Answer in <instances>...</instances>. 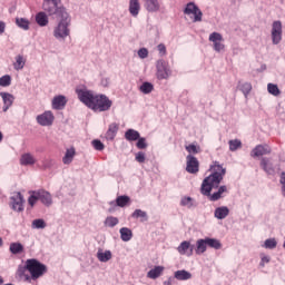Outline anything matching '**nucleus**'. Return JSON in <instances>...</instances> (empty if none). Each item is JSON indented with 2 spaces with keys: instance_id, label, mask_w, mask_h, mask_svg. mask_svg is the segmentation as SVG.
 I'll list each match as a JSON object with an SVG mask.
<instances>
[{
  "instance_id": "7",
  "label": "nucleus",
  "mask_w": 285,
  "mask_h": 285,
  "mask_svg": "<svg viewBox=\"0 0 285 285\" xmlns=\"http://www.w3.org/2000/svg\"><path fill=\"white\" fill-rule=\"evenodd\" d=\"M63 8V4L61 3V0H45L42 4V9L49 17H52L57 10H60Z\"/></svg>"
},
{
  "instance_id": "42",
  "label": "nucleus",
  "mask_w": 285,
  "mask_h": 285,
  "mask_svg": "<svg viewBox=\"0 0 285 285\" xmlns=\"http://www.w3.org/2000/svg\"><path fill=\"white\" fill-rule=\"evenodd\" d=\"M117 224H119V218L114 217V216H109L105 220V226H108L109 228H115V226H117Z\"/></svg>"
},
{
  "instance_id": "23",
  "label": "nucleus",
  "mask_w": 285,
  "mask_h": 285,
  "mask_svg": "<svg viewBox=\"0 0 285 285\" xmlns=\"http://www.w3.org/2000/svg\"><path fill=\"white\" fill-rule=\"evenodd\" d=\"M35 156L32 154H23L20 158L21 166H33L36 164Z\"/></svg>"
},
{
  "instance_id": "49",
  "label": "nucleus",
  "mask_w": 285,
  "mask_h": 285,
  "mask_svg": "<svg viewBox=\"0 0 285 285\" xmlns=\"http://www.w3.org/2000/svg\"><path fill=\"white\" fill-rule=\"evenodd\" d=\"M91 145L94 146L95 150H104V148H106V146L104 145V142H101V140L99 139H95L91 141Z\"/></svg>"
},
{
  "instance_id": "51",
  "label": "nucleus",
  "mask_w": 285,
  "mask_h": 285,
  "mask_svg": "<svg viewBox=\"0 0 285 285\" xmlns=\"http://www.w3.org/2000/svg\"><path fill=\"white\" fill-rule=\"evenodd\" d=\"M138 57L140 59H146L148 57V49L141 48L138 50Z\"/></svg>"
},
{
  "instance_id": "2",
  "label": "nucleus",
  "mask_w": 285,
  "mask_h": 285,
  "mask_svg": "<svg viewBox=\"0 0 285 285\" xmlns=\"http://www.w3.org/2000/svg\"><path fill=\"white\" fill-rule=\"evenodd\" d=\"M78 99L94 110V112H107L112 108V100L106 95H94L92 91L87 89H76Z\"/></svg>"
},
{
  "instance_id": "50",
  "label": "nucleus",
  "mask_w": 285,
  "mask_h": 285,
  "mask_svg": "<svg viewBox=\"0 0 285 285\" xmlns=\"http://www.w3.org/2000/svg\"><path fill=\"white\" fill-rule=\"evenodd\" d=\"M136 161H138V164H144L146 161V154L144 151H138L136 154Z\"/></svg>"
},
{
  "instance_id": "41",
  "label": "nucleus",
  "mask_w": 285,
  "mask_h": 285,
  "mask_svg": "<svg viewBox=\"0 0 285 285\" xmlns=\"http://www.w3.org/2000/svg\"><path fill=\"white\" fill-rule=\"evenodd\" d=\"M228 145H229V150L232 153H235V150H239V148H242V140L239 139L229 140Z\"/></svg>"
},
{
  "instance_id": "63",
  "label": "nucleus",
  "mask_w": 285,
  "mask_h": 285,
  "mask_svg": "<svg viewBox=\"0 0 285 285\" xmlns=\"http://www.w3.org/2000/svg\"><path fill=\"white\" fill-rule=\"evenodd\" d=\"M3 284V277L0 276V285Z\"/></svg>"
},
{
  "instance_id": "28",
  "label": "nucleus",
  "mask_w": 285,
  "mask_h": 285,
  "mask_svg": "<svg viewBox=\"0 0 285 285\" xmlns=\"http://www.w3.org/2000/svg\"><path fill=\"white\" fill-rule=\"evenodd\" d=\"M75 155H76V151H75L73 147L67 149L66 154L62 158V163L66 164V165L72 164V159H75Z\"/></svg>"
},
{
  "instance_id": "5",
  "label": "nucleus",
  "mask_w": 285,
  "mask_h": 285,
  "mask_svg": "<svg viewBox=\"0 0 285 285\" xmlns=\"http://www.w3.org/2000/svg\"><path fill=\"white\" fill-rule=\"evenodd\" d=\"M28 203L31 207L35 206L38 202H41L43 206L50 207L52 204V195L46 189H38L29 191Z\"/></svg>"
},
{
  "instance_id": "44",
  "label": "nucleus",
  "mask_w": 285,
  "mask_h": 285,
  "mask_svg": "<svg viewBox=\"0 0 285 285\" xmlns=\"http://www.w3.org/2000/svg\"><path fill=\"white\" fill-rule=\"evenodd\" d=\"M46 226H47L46 220H43L42 218L35 219L32 220V224H31V227L37 228L38 230L46 228Z\"/></svg>"
},
{
  "instance_id": "25",
  "label": "nucleus",
  "mask_w": 285,
  "mask_h": 285,
  "mask_svg": "<svg viewBox=\"0 0 285 285\" xmlns=\"http://www.w3.org/2000/svg\"><path fill=\"white\" fill-rule=\"evenodd\" d=\"M161 273H164V266H155V268L147 273V277L149 279H157V277H161Z\"/></svg>"
},
{
  "instance_id": "22",
  "label": "nucleus",
  "mask_w": 285,
  "mask_h": 285,
  "mask_svg": "<svg viewBox=\"0 0 285 285\" xmlns=\"http://www.w3.org/2000/svg\"><path fill=\"white\" fill-rule=\"evenodd\" d=\"M139 10H141V6L139 4V0H129V12L132 17H137L139 14Z\"/></svg>"
},
{
  "instance_id": "31",
  "label": "nucleus",
  "mask_w": 285,
  "mask_h": 285,
  "mask_svg": "<svg viewBox=\"0 0 285 285\" xmlns=\"http://www.w3.org/2000/svg\"><path fill=\"white\" fill-rule=\"evenodd\" d=\"M9 250L12 255H21L23 253V245L21 243H11Z\"/></svg>"
},
{
  "instance_id": "15",
  "label": "nucleus",
  "mask_w": 285,
  "mask_h": 285,
  "mask_svg": "<svg viewBox=\"0 0 285 285\" xmlns=\"http://www.w3.org/2000/svg\"><path fill=\"white\" fill-rule=\"evenodd\" d=\"M66 104H68V100L66 99V96H56L52 99V109L53 110H63L66 108Z\"/></svg>"
},
{
  "instance_id": "17",
  "label": "nucleus",
  "mask_w": 285,
  "mask_h": 285,
  "mask_svg": "<svg viewBox=\"0 0 285 285\" xmlns=\"http://www.w3.org/2000/svg\"><path fill=\"white\" fill-rule=\"evenodd\" d=\"M174 277L178 279V282H186L193 278V274L186 269H180L175 272Z\"/></svg>"
},
{
  "instance_id": "58",
  "label": "nucleus",
  "mask_w": 285,
  "mask_h": 285,
  "mask_svg": "<svg viewBox=\"0 0 285 285\" xmlns=\"http://www.w3.org/2000/svg\"><path fill=\"white\" fill-rule=\"evenodd\" d=\"M164 285H173V278H168L164 282Z\"/></svg>"
},
{
  "instance_id": "16",
  "label": "nucleus",
  "mask_w": 285,
  "mask_h": 285,
  "mask_svg": "<svg viewBox=\"0 0 285 285\" xmlns=\"http://www.w3.org/2000/svg\"><path fill=\"white\" fill-rule=\"evenodd\" d=\"M117 132H119V125L116 122L110 124L106 132V139H108V141H112V139L117 137Z\"/></svg>"
},
{
  "instance_id": "11",
  "label": "nucleus",
  "mask_w": 285,
  "mask_h": 285,
  "mask_svg": "<svg viewBox=\"0 0 285 285\" xmlns=\"http://www.w3.org/2000/svg\"><path fill=\"white\" fill-rule=\"evenodd\" d=\"M272 41L277 46L282 41V21H274L272 26Z\"/></svg>"
},
{
  "instance_id": "24",
  "label": "nucleus",
  "mask_w": 285,
  "mask_h": 285,
  "mask_svg": "<svg viewBox=\"0 0 285 285\" xmlns=\"http://www.w3.org/2000/svg\"><path fill=\"white\" fill-rule=\"evenodd\" d=\"M97 257L99 262H102V263L110 262V259H112V252L110 250L104 252V249H98Z\"/></svg>"
},
{
  "instance_id": "26",
  "label": "nucleus",
  "mask_w": 285,
  "mask_h": 285,
  "mask_svg": "<svg viewBox=\"0 0 285 285\" xmlns=\"http://www.w3.org/2000/svg\"><path fill=\"white\" fill-rule=\"evenodd\" d=\"M140 137L141 135L139 134V131L135 129H128L125 132V139H127V141H137Z\"/></svg>"
},
{
  "instance_id": "45",
  "label": "nucleus",
  "mask_w": 285,
  "mask_h": 285,
  "mask_svg": "<svg viewBox=\"0 0 285 285\" xmlns=\"http://www.w3.org/2000/svg\"><path fill=\"white\" fill-rule=\"evenodd\" d=\"M12 83V77L10 75H4L0 78V86L2 88H8Z\"/></svg>"
},
{
  "instance_id": "39",
  "label": "nucleus",
  "mask_w": 285,
  "mask_h": 285,
  "mask_svg": "<svg viewBox=\"0 0 285 285\" xmlns=\"http://www.w3.org/2000/svg\"><path fill=\"white\" fill-rule=\"evenodd\" d=\"M267 90L269 95H273L274 97H279V95H282V91H279V87H277V85L274 83H268Z\"/></svg>"
},
{
  "instance_id": "1",
  "label": "nucleus",
  "mask_w": 285,
  "mask_h": 285,
  "mask_svg": "<svg viewBox=\"0 0 285 285\" xmlns=\"http://www.w3.org/2000/svg\"><path fill=\"white\" fill-rule=\"evenodd\" d=\"M213 173L203 180L200 193L205 195V197H209L210 202H219L222 199V195L224 193H228V187L223 185L219 187V184L224 180V175H226V168L222 167L219 163H215L212 166ZM213 188H218V190L210 195Z\"/></svg>"
},
{
  "instance_id": "34",
  "label": "nucleus",
  "mask_w": 285,
  "mask_h": 285,
  "mask_svg": "<svg viewBox=\"0 0 285 285\" xmlns=\"http://www.w3.org/2000/svg\"><path fill=\"white\" fill-rule=\"evenodd\" d=\"M16 24L22 30H30V21L26 18H16Z\"/></svg>"
},
{
  "instance_id": "35",
  "label": "nucleus",
  "mask_w": 285,
  "mask_h": 285,
  "mask_svg": "<svg viewBox=\"0 0 285 285\" xmlns=\"http://www.w3.org/2000/svg\"><path fill=\"white\" fill-rule=\"evenodd\" d=\"M130 204V197L128 196H118L116 198V206H119L120 208H124Z\"/></svg>"
},
{
  "instance_id": "3",
  "label": "nucleus",
  "mask_w": 285,
  "mask_h": 285,
  "mask_svg": "<svg viewBox=\"0 0 285 285\" xmlns=\"http://www.w3.org/2000/svg\"><path fill=\"white\" fill-rule=\"evenodd\" d=\"M26 271L30 273L32 279H39V277L48 273V267L37 258H29L26 261V265L20 266L17 272L19 277H26L28 281L30 276L26 275Z\"/></svg>"
},
{
  "instance_id": "53",
  "label": "nucleus",
  "mask_w": 285,
  "mask_h": 285,
  "mask_svg": "<svg viewBox=\"0 0 285 285\" xmlns=\"http://www.w3.org/2000/svg\"><path fill=\"white\" fill-rule=\"evenodd\" d=\"M157 49H158L159 53L161 55V57H164V55H166V45L160 43L157 46Z\"/></svg>"
},
{
  "instance_id": "9",
  "label": "nucleus",
  "mask_w": 285,
  "mask_h": 285,
  "mask_svg": "<svg viewBox=\"0 0 285 285\" xmlns=\"http://www.w3.org/2000/svg\"><path fill=\"white\" fill-rule=\"evenodd\" d=\"M157 68V79H168L170 77V69L168 68V62L165 60L160 59L156 63Z\"/></svg>"
},
{
  "instance_id": "10",
  "label": "nucleus",
  "mask_w": 285,
  "mask_h": 285,
  "mask_svg": "<svg viewBox=\"0 0 285 285\" xmlns=\"http://www.w3.org/2000/svg\"><path fill=\"white\" fill-rule=\"evenodd\" d=\"M186 170L187 173H189L190 175H197V173H199V160H197V158L193 155H188L186 157Z\"/></svg>"
},
{
  "instance_id": "52",
  "label": "nucleus",
  "mask_w": 285,
  "mask_h": 285,
  "mask_svg": "<svg viewBox=\"0 0 285 285\" xmlns=\"http://www.w3.org/2000/svg\"><path fill=\"white\" fill-rule=\"evenodd\" d=\"M214 50H216V52H222V50H224V43H222V41L214 42Z\"/></svg>"
},
{
  "instance_id": "8",
  "label": "nucleus",
  "mask_w": 285,
  "mask_h": 285,
  "mask_svg": "<svg viewBox=\"0 0 285 285\" xmlns=\"http://www.w3.org/2000/svg\"><path fill=\"white\" fill-rule=\"evenodd\" d=\"M11 200V208L12 210H16L17 213L23 212V195L20 191L13 193V195L10 197Z\"/></svg>"
},
{
  "instance_id": "12",
  "label": "nucleus",
  "mask_w": 285,
  "mask_h": 285,
  "mask_svg": "<svg viewBox=\"0 0 285 285\" xmlns=\"http://www.w3.org/2000/svg\"><path fill=\"white\" fill-rule=\"evenodd\" d=\"M37 121L40 126H52L55 115H52V111H46L42 115L37 116Z\"/></svg>"
},
{
  "instance_id": "29",
  "label": "nucleus",
  "mask_w": 285,
  "mask_h": 285,
  "mask_svg": "<svg viewBox=\"0 0 285 285\" xmlns=\"http://www.w3.org/2000/svg\"><path fill=\"white\" fill-rule=\"evenodd\" d=\"M120 239L122 242H130L132 239V230L128 227L120 228Z\"/></svg>"
},
{
  "instance_id": "38",
  "label": "nucleus",
  "mask_w": 285,
  "mask_h": 285,
  "mask_svg": "<svg viewBox=\"0 0 285 285\" xmlns=\"http://www.w3.org/2000/svg\"><path fill=\"white\" fill-rule=\"evenodd\" d=\"M189 248H190V242L185 240L180 243V245L177 247V250L180 255H188Z\"/></svg>"
},
{
  "instance_id": "6",
  "label": "nucleus",
  "mask_w": 285,
  "mask_h": 285,
  "mask_svg": "<svg viewBox=\"0 0 285 285\" xmlns=\"http://www.w3.org/2000/svg\"><path fill=\"white\" fill-rule=\"evenodd\" d=\"M184 14H187L190 17V14L194 16V23H197L202 21V17H204V13L199 10V7L195 4V2H189L186 4L184 9Z\"/></svg>"
},
{
  "instance_id": "48",
  "label": "nucleus",
  "mask_w": 285,
  "mask_h": 285,
  "mask_svg": "<svg viewBox=\"0 0 285 285\" xmlns=\"http://www.w3.org/2000/svg\"><path fill=\"white\" fill-rule=\"evenodd\" d=\"M264 246L269 249L277 248V240L275 238H268L265 240Z\"/></svg>"
},
{
  "instance_id": "57",
  "label": "nucleus",
  "mask_w": 285,
  "mask_h": 285,
  "mask_svg": "<svg viewBox=\"0 0 285 285\" xmlns=\"http://www.w3.org/2000/svg\"><path fill=\"white\" fill-rule=\"evenodd\" d=\"M262 262L265 263V264H268L271 262V257L268 256H263L262 257Z\"/></svg>"
},
{
  "instance_id": "40",
  "label": "nucleus",
  "mask_w": 285,
  "mask_h": 285,
  "mask_svg": "<svg viewBox=\"0 0 285 285\" xmlns=\"http://www.w3.org/2000/svg\"><path fill=\"white\" fill-rule=\"evenodd\" d=\"M187 153H189V155H199V153H202V147L195 145V144H190L188 146L185 147Z\"/></svg>"
},
{
  "instance_id": "60",
  "label": "nucleus",
  "mask_w": 285,
  "mask_h": 285,
  "mask_svg": "<svg viewBox=\"0 0 285 285\" xmlns=\"http://www.w3.org/2000/svg\"><path fill=\"white\" fill-rule=\"evenodd\" d=\"M3 141V134L0 131V142Z\"/></svg>"
},
{
  "instance_id": "30",
  "label": "nucleus",
  "mask_w": 285,
  "mask_h": 285,
  "mask_svg": "<svg viewBox=\"0 0 285 285\" xmlns=\"http://www.w3.org/2000/svg\"><path fill=\"white\" fill-rule=\"evenodd\" d=\"M26 67V58L22 55H18L16 57V61L13 62L14 70H23Z\"/></svg>"
},
{
  "instance_id": "4",
  "label": "nucleus",
  "mask_w": 285,
  "mask_h": 285,
  "mask_svg": "<svg viewBox=\"0 0 285 285\" xmlns=\"http://www.w3.org/2000/svg\"><path fill=\"white\" fill-rule=\"evenodd\" d=\"M51 17L58 19V26L53 30V37L56 39H66L70 37V14L66 10V7L58 9Z\"/></svg>"
},
{
  "instance_id": "55",
  "label": "nucleus",
  "mask_w": 285,
  "mask_h": 285,
  "mask_svg": "<svg viewBox=\"0 0 285 285\" xmlns=\"http://www.w3.org/2000/svg\"><path fill=\"white\" fill-rule=\"evenodd\" d=\"M6 32V22L0 21V35H3Z\"/></svg>"
},
{
  "instance_id": "14",
  "label": "nucleus",
  "mask_w": 285,
  "mask_h": 285,
  "mask_svg": "<svg viewBox=\"0 0 285 285\" xmlns=\"http://www.w3.org/2000/svg\"><path fill=\"white\" fill-rule=\"evenodd\" d=\"M0 97H2V101L4 104L2 110L3 112H8L11 106L14 104V96L8 92H0Z\"/></svg>"
},
{
  "instance_id": "19",
  "label": "nucleus",
  "mask_w": 285,
  "mask_h": 285,
  "mask_svg": "<svg viewBox=\"0 0 285 285\" xmlns=\"http://www.w3.org/2000/svg\"><path fill=\"white\" fill-rule=\"evenodd\" d=\"M36 23H38L40 28H46V26L49 23L48 14H46L43 11L38 12L36 14Z\"/></svg>"
},
{
  "instance_id": "32",
  "label": "nucleus",
  "mask_w": 285,
  "mask_h": 285,
  "mask_svg": "<svg viewBox=\"0 0 285 285\" xmlns=\"http://www.w3.org/2000/svg\"><path fill=\"white\" fill-rule=\"evenodd\" d=\"M131 217L134 219H139L140 222H148V214L141 209H136L132 214Z\"/></svg>"
},
{
  "instance_id": "64",
  "label": "nucleus",
  "mask_w": 285,
  "mask_h": 285,
  "mask_svg": "<svg viewBox=\"0 0 285 285\" xmlns=\"http://www.w3.org/2000/svg\"><path fill=\"white\" fill-rule=\"evenodd\" d=\"M263 70H266V65L263 66Z\"/></svg>"
},
{
  "instance_id": "62",
  "label": "nucleus",
  "mask_w": 285,
  "mask_h": 285,
  "mask_svg": "<svg viewBox=\"0 0 285 285\" xmlns=\"http://www.w3.org/2000/svg\"><path fill=\"white\" fill-rule=\"evenodd\" d=\"M259 266H262L264 268L265 263H263V261L259 263Z\"/></svg>"
},
{
  "instance_id": "54",
  "label": "nucleus",
  "mask_w": 285,
  "mask_h": 285,
  "mask_svg": "<svg viewBox=\"0 0 285 285\" xmlns=\"http://www.w3.org/2000/svg\"><path fill=\"white\" fill-rule=\"evenodd\" d=\"M281 184H282V190H283V196L285 197V173H282L281 175Z\"/></svg>"
},
{
  "instance_id": "37",
  "label": "nucleus",
  "mask_w": 285,
  "mask_h": 285,
  "mask_svg": "<svg viewBox=\"0 0 285 285\" xmlns=\"http://www.w3.org/2000/svg\"><path fill=\"white\" fill-rule=\"evenodd\" d=\"M140 92L144 95H150L153 90H155V87L150 82H142V85L139 87Z\"/></svg>"
},
{
  "instance_id": "56",
  "label": "nucleus",
  "mask_w": 285,
  "mask_h": 285,
  "mask_svg": "<svg viewBox=\"0 0 285 285\" xmlns=\"http://www.w3.org/2000/svg\"><path fill=\"white\" fill-rule=\"evenodd\" d=\"M194 250H195V245H190V247L187 250V255L190 257V255H193Z\"/></svg>"
},
{
  "instance_id": "21",
  "label": "nucleus",
  "mask_w": 285,
  "mask_h": 285,
  "mask_svg": "<svg viewBox=\"0 0 285 285\" xmlns=\"http://www.w3.org/2000/svg\"><path fill=\"white\" fill-rule=\"evenodd\" d=\"M145 8L148 12H158L160 8L159 0H145Z\"/></svg>"
},
{
  "instance_id": "33",
  "label": "nucleus",
  "mask_w": 285,
  "mask_h": 285,
  "mask_svg": "<svg viewBox=\"0 0 285 285\" xmlns=\"http://www.w3.org/2000/svg\"><path fill=\"white\" fill-rule=\"evenodd\" d=\"M238 88L245 97H248L250 90H253V85L250 82H239Z\"/></svg>"
},
{
  "instance_id": "47",
  "label": "nucleus",
  "mask_w": 285,
  "mask_h": 285,
  "mask_svg": "<svg viewBox=\"0 0 285 285\" xmlns=\"http://www.w3.org/2000/svg\"><path fill=\"white\" fill-rule=\"evenodd\" d=\"M136 147L138 148V150H146V148H148V142H146V138H141L140 136L137 140Z\"/></svg>"
},
{
  "instance_id": "43",
  "label": "nucleus",
  "mask_w": 285,
  "mask_h": 285,
  "mask_svg": "<svg viewBox=\"0 0 285 285\" xmlns=\"http://www.w3.org/2000/svg\"><path fill=\"white\" fill-rule=\"evenodd\" d=\"M180 205L186 206V207H188V208H195V206H197V204H195V202L193 200V198L189 197V196L181 198Z\"/></svg>"
},
{
  "instance_id": "59",
  "label": "nucleus",
  "mask_w": 285,
  "mask_h": 285,
  "mask_svg": "<svg viewBox=\"0 0 285 285\" xmlns=\"http://www.w3.org/2000/svg\"><path fill=\"white\" fill-rule=\"evenodd\" d=\"M101 85H102L105 88L108 87V79L102 80V81H101Z\"/></svg>"
},
{
  "instance_id": "18",
  "label": "nucleus",
  "mask_w": 285,
  "mask_h": 285,
  "mask_svg": "<svg viewBox=\"0 0 285 285\" xmlns=\"http://www.w3.org/2000/svg\"><path fill=\"white\" fill-rule=\"evenodd\" d=\"M228 215H230V209L226 206L217 207L214 212L216 219H226Z\"/></svg>"
},
{
  "instance_id": "20",
  "label": "nucleus",
  "mask_w": 285,
  "mask_h": 285,
  "mask_svg": "<svg viewBox=\"0 0 285 285\" xmlns=\"http://www.w3.org/2000/svg\"><path fill=\"white\" fill-rule=\"evenodd\" d=\"M261 166L267 175H275V168H273V163H271V159L263 158L261 161Z\"/></svg>"
},
{
  "instance_id": "13",
  "label": "nucleus",
  "mask_w": 285,
  "mask_h": 285,
  "mask_svg": "<svg viewBox=\"0 0 285 285\" xmlns=\"http://www.w3.org/2000/svg\"><path fill=\"white\" fill-rule=\"evenodd\" d=\"M263 155H271L268 145H257L250 153V157H263Z\"/></svg>"
},
{
  "instance_id": "46",
  "label": "nucleus",
  "mask_w": 285,
  "mask_h": 285,
  "mask_svg": "<svg viewBox=\"0 0 285 285\" xmlns=\"http://www.w3.org/2000/svg\"><path fill=\"white\" fill-rule=\"evenodd\" d=\"M223 40H224V38L222 37V33H219V32H213L209 36V41H212V43H217Z\"/></svg>"
},
{
  "instance_id": "27",
  "label": "nucleus",
  "mask_w": 285,
  "mask_h": 285,
  "mask_svg": "<svg viewBox=\"0 0 285 285\" xmlns=\"http://www.w3.org/2000/svg\"><path fill=\"white\" fill-rule=\"evenodd\" d=\"M207 246H208V244L206 243V238L198 239L196 242V249H195L196 255H203V253H206Z\"/></svg>"
},
{
  "instance_id": "36",
  "label": "nucleus",
  "mask_w": 285,
  "mask_h": 285,
  "mask_svg": "<svg viewBox=\"0 0 285 285\" xmlns=\"http://www.w3.org/2000/svg\"><path fill=\"white\" fill-rule=\"evenodd\" d=\"M205 240L209 248H215V250H219V248H222V243L217 238H205Z\"/></svg>"
},
{
  "instance_id": "61",
  "label": "nucleus",
  "mask_w": 285,
  "mask_h": 285,
  "mask_svg": "<svg viewBox=\"0 0 285 285\" xmlns=\"http://www.w3.org/2000/svg\"><path fill=\"white\" fill-rule=\"evenodd\" d=\"M0 246H3V238L0 237Z\"/></svg>"
}]
</instances>
